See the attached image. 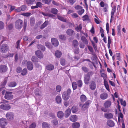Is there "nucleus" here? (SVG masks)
Returning a JSON list of instances; mask_svg holds the SVG:
<instances>
[{
    "label": "nucleus",
    "mask_w": 128,
    "mask_h": 128,
    "mask_svg": "<svg viewBox=\"0 0 128 128\" xmlns=\"http://www.w3.org/2000/svg\"><path fill=\"white\" fill-rule=\"evenodd\" d=\"M71 90L70 88L68 89L66 91L64 92L62 95V98L64 100H67L70 97Z\"/></svg>",
    "instance_id": "obj_1"
},
{
    "label": "nucleus",
    "mask_w": 128,
    "mask_h": 128,
    "mask_svg": "<svg viewBox=\"0 0 128 128\" xmlns=\"http://www.w3.org/2000/svg\"><path fill=\"white\" fill-rule=\"evenodd\" d=\"M101 77H102L104 80V84L105 86L106 89L109 91L110 90L109 86L108 83V82L106 80V78H107V75L104 73H101Z\"/></svg>",
    "instance_id": "obj_2"
},
{
    "label": "nucleus",
    "mask_w": 128,
    "mask_h": 128,
    "mask_svg": "<svg viewBox=\"0 0 128 128\" xmlns=\"http://www.w3.org/2000/svg\"><path fill=\"white\" fill-rule=\"evenodd\" d=\"M93 74L92 72H89L87 73L86 76L84 77V82L86 84H88L89 81L90 80V77H91Z\"/></svg>",
    "instance_id": "obj_3"
},
{
    "label": "nucleus",
    "mask_w": 128,
    "mask_h": 128,
    "mask_svg": "<svg viewBox=\"0 0 128 128\" xmlns=\"http://www.w3.org/2000/svg\"><path fill=\"white\" fill-rule=\"evenodd\" d=\"M93 39L94 41L90 40H90L94 49L95 50L96 52V51L97 50V46L94 43H97L98 42V39L97 37L96 36L94 37L93 38Z\"/></svg>",
    "instance_id": "obj_4"
},
{
    "label": "nucleus",
    "mask_w": 128,
    "mask_h": 128,
    "mask_svg": "<svg viewBox=\"0 0 128 128\" xmlns=\"http://www.w3.org/2000/svg\"><path fill=\"white\" fill-rule=\"evenodd\" d=\"M23 22L21 20H17L15 23V27L17 29H20L22 27Z\"/></svg>",
    "instance_id": "obj_5"
},
{
    "label": "nucleus",
    "mask_w": 128,
    "mask_h": 128,
    "mask_svg": "<svg viewBox=\"0 0 128 128\" xmlns=\"http://www.w3.org/2000/svg\"><path fill=\"white\" fill-rule=\"evenodd\" d=\"M91 102L92 101L91 100H88L86 101L83 106L81 104H79V105L80 107L82 108L84 110H85L88 108Z\"/></svg>",
    "instance_id": "obj_6"
},
{
    "label": "nucleus",
    "mask_w": 128,
    "mask_h": 128,
    "mask_svg": "<svg viewBox=\"0 0 128 128\" xmlns=\"http://www.w3.org/2000/svg\"><path fill=\"white\" fill-rule=\"evenodd\" d=\"M11 107L9 104L3 103L0 105V108L3 110H8Z\"/></svg>",
    "instance_id": "obj_7"
},
{
    "label": "nucleus",
    "mask_w": 128,
    "mask_h": 128,
    "mask_svg": "<svg viewBox=\"0 0 128 128\" xmlns=\"http://www.w3.org/2000/svg\"><path fill=\"white\" fill-rule=\"evenodd\" d=\"M8 46L6 44H2L0 47V50L2 52L5 53L8 50Z\"/></svg>",
    "instance_id": "obj_8"
},
{
    "label": "nucleus",
    "mask_w": 128,
    "mask_h": 128,
    "mask_svg": "<svg viewBox=\"0 0 128 128\" xmlns=\"http://www.w3.org/2000/svg\"><path fill=\"white\" fill-rule=\"evenodd\" d=\"M12 92H6L4 96V98L8 100H11L12 99L13 97V96L12 94Z\"/></svg>",
    "instance_id": "obj_9"
},
{
    "label": "nucleus",
    "mask_w": 128,
    "mask_h": 128,
    "mask_svg": "<svg viewBox=\"0 0 128 128\" xmlns=\"http://www.w3.org/2000/svg\"><path fill=\"white\" fill-rule=\"evenodd\" d=\"M0 124L2 128H4L7 124L6 120L4 118H2L0 119Z\"/></svg>",
    "instance_id": "obj_10"
},
{
    "label": "nucleus",
    "mask_w": 128,
    "mask_h": 128,
    "mask_svg": "<svg viewBox=\"0 0 128 128\" xmlns=\"http://www.w3.org/2000/svg\"><path fill=\"white\" fill-rule=\"evenodd\" d=\"M51 41L52 44L55 46H58L59 44V42L58 40L54 38H51Z\"/></svg>",
    "instance_id": "obj_11"
},
{
    "label": "nucleus",
    "mask_w": 128,
    "mask_h": 128,
    "mask_svg": "<svg viewBox=\"0 0 128 128\" xmlns=\"http://www.w3.org/2000/svg\"><path fill=\"white\" fill-rule=\"evenodd\" d=\"M6 116L8 119L11 120L13 119L14 115L12 112H8L6 114Z\"/></svg>",
    "instance_id": "obj_12"
},
{
    "label": "nucleus",
    "mask_w": 128,
    "mask_h": 128,
    "mask_svg": "<svg viewBox=\"0 0 128 128\" xmlns=\"http://www.w3.org/2000/svg\"><path fill=\"white\" fill-rule=\"evenodd\" d=\"M36 56L39 58H41L43 57V53L40 50H37L35 52Z\"/></svg>",
    "instance_id": "obj_13"
},
{
    "label": "nucleus",
    "mask_w": 128,
    "mask_h": 128,
    "mask_svg": "<svg viewBox=\"0 0 128 128\" xmlns=\"http://www.w3.org/2000/svg\"><path fill=\"white\" fill-rule=\"evenodd\" d=\"M28 69L30 70H32L33 68V66L32 62H28L27 64Z\"/></svg>",
    "instance_id": "obj_14"
},
{
    "label": "nucleus",
    "mask_w": 128,
    "mask_h": 128,
    "mask_svg": "<svg viewBox=\"0 0 128 128\" xmlns=\"http://www.w3.org/2000/svg\"><path fill=\"white\" fill-rule=\"evenodd\" d=\"M7 68L5 65H2L0 66V72H5L7 70Z\"/></svg>",
    "instance_id": "obj_15"
},
{
    "label": "nucleus",
    "mask_w": 128,
    "mask_h": 128,
    "mask_svg": "<svg viewBox=\"0 0 128 128\" xmlns=\"http://www.w3.org/2000/svg\"><path fill=\"white\" fill-rule=\"evenodd\" d=\"M104 116L107 119L112 118L113 117L112 114L110 112H108L105 114Z\"/></svg>",
    "instance_id": "obj_16"
},
{
    "label": "nucleus",
    "mask_w": 128,
    "mask_h": 128,
    "mask_svg": "<svg viewBox=\"0 0 128 128\" xmlns=\"http://www.w3.org/2000/svg\"><path fill=\"white\" fill-rule=\"evenodd\" d=\"M90 88L93 90H94L96 87V85L95 82L93 81H92L90 84Z\"/></svg>",
    "instance_id": "obj_17"
},
{
    "label": "nucleus",
    "mask_w": 128,
    "mask_h": 128,
    "mask_svg": "<svg viewBox=\"0 0 128 128\" xmlns=\"http://www.w3.org/2000/svg\"><path fill=\"white\" fill-rule=\"evenodd\" d=\"M111 105V102L110 101L107 100L104 103V106L105 108H108L110 107Z\"/></svg>",
    "instance_id": "obj_18"
},
{
    "label": "nucleus",
    "mask_w": 128,
    "mask_h": 128,
    "mask_svg": "<svg viewBox=\"0 0 128 128\" xmlns=\"http://www.w3.org/2000/svg\"><path fill=\"white\" fill-rule=\"evenodd\" d=\"M71 110L70 108H68L64 113V116L66 118L68 117L70 115Z\"/></svg>",
    "instance_id": "obj_19"
},
{
    "label": "nucleus",
    "mask_w": 128,
    "mask_h": 128,
    "mask_svg": "<svg viewBox=\"0 0 128 128\" xmlns=\"http://www.w3.org/2000/svg\"><path fill=\"white\" fill-rule=\"evenodd\" d=\"M88 50L91 52V54H92L93 56H96V54L94 52V50L92 47L90 46H88Z\"/></svg>",
    "instance_id": "obj_20"
},
{
    "label": "nucleus",
    "mask_w": 128,
    "mask_h": 128,
    "mask_svg": "<svg viewBox=\"0 0 128 128\" xmlns=\"http://www.w3.org/2000/svg\"><path fill=\"white\" fill-rule=\"evenodd\" d=\"M77 119V116L76 115H73L70 117V120L73 122L76 121Z\"/></svg>",
    "instance_id": "obj_21"
},
{
    "label": "nucleus",
    "mask_w": 128,
    "mask_h": 128,
    "mask_svg": "<svg viewBox=\"0 0 128 128\" xmlns=\"http://www.w3.org/2000/svg\"><path fill=\"white\" fill-rule=\"evenodd\" d=\"M54 65L52 64H49L46 66V68L49 70H53L54 68Z\"/></svg>",
    "instance_id": "obj_22"
},
{
    "label": "nucleus",
    "mask_w": 128,
    "mask_h": 128,
    "mask_svg": "<svg viewBox=\"0 0 128 128\" xmlns=\"http://www.w3.org/2000/svg\"><path fill=\"white\" fill-rule=\"evenodd\" d=\"M107 124L110 127H113L114 126V122L110 120H109L107 121Z\"/></svg>",
    "instance_id": "obj_23"
},
{
    "label": "nucleus",
    "mask_w": 128,
    "mask_h": 128,
    "mask_svg": "<svg viewBox=\"0 0 128 128\" xmlns=\"http://www.w3.org/2000/svg\"><path fill=\"white\" fill-rule=\"evenodd\" d=\"M80 100L82 102H85L87 100L86 97L84 94L81 95L80 97Z\"/></svg>",
    "instance_id": "obj_24"
},
{
    "label": "nucleus",
    "mask_w": 128,
    "mask_h": 128,
    "mask_svg": "<svg viewBox=\"0 0 128 128\" xmlns=\"http://www.w3.org/2000/svg\"><path fill=\"white\" fill-rule=\"evenodd\" d=\"M66 32L67 34L70 36H72L74 34V31L70 29L68 30Z\"/></svg>",
    "instance_id": "obj_25"
},
{
    "label": "nucleus",
    "mask_w": 128,
    "mask_h": 128,
    "mask_svg": "<svg viewBox=\"0 0 128 128\" xmlns=\"http://www.w3.org/2000/svg\"><path fill=\"white\" fill-rule=\"evenodd\" d=\"M82 41L84 44L87 45L88 44V41L86 38L84 36H82L81 38Z\"/></svg>",
    "instance_id": "obj_26"
},
{
    "label": "nucleus",
    "mask_w": 128,
    "mask_h": 128,
    "mask_svg": "<svg viewBox=\"0 0 128 128\" xmlns=\"http://www.w3.org/2000/svg\"><path fill=\"white\" fill-rule=\"evenodd\" d=\"M108 95L106 93H103L100 95V98L102 100L106 99L108 97Z\"/></svg>",
    "instance_id": "obj_27"
},
{
    "label": "nucleus",
    "mask_w": 128,
    "mask_h": 128,
    "mask_svg": "<svg viewBox=\"0 0 128 128\" xmlns=\"http://www.w3.org/2000/svg\"><path fill=\"white\" fill-rule=\"evenodd\" d=\"M62 54L61 52L59 50H56V51L55 55L56 57L57 58H60Z\"/></svg>",
    "instance_id": "obj_28"
},
{
    "label": "nucleus",
    "mask_w": 128,
    "mask_h": 128,
    "mask_svg": "<svg viewBox=\"0 0 128 128\" xmlns=\"http://www.w3.org/2000/svg\"><path fill=\"white\" fill-rule=\"evenodd\" d=\"M57 116L60 118H62L64 116V113L61 111H59L57 113Z\"/></svg>",
    "instance_id": "obj_29"
},
{
    "label": "nucleus",
    "mask_w": 128,
    "mask_h": 128,
    "mask_svg": "<svg viewBox=\"0 0 128 128\" xmlns=\"http://www.w3.org/2000/svg\"><path fill=\"white\" fill-rule=\"evenodd\" d=\"M78 42L76 40H74L72 42L73 48H77L78 47Z\"/></svg>",
    "instance_id": "obj_30"
},
{
    "label": "nucleus",
    "mask_w": 128,
    "mask_h": 128,
    "mask_svg": "<svg viewBox=\"0 0 128 128\" xmlns=\"http://www.w3.org/2000/svg\"><path fill=\"white\" fill-rule=\"evenodd\" d=\"M56 102L58 104H60L62 101V99L61 97L59 96H57L56 98Z\"/></svg>",
    "instance_id": "obj_31"
},
{
    "label": "nucleus",
    "mask_w": 128,
    "mask_h": 128,
    "mask_svg": "<svg viewBox=\"0 0 128 128\" xmlns=\"http://www.w3.org/2000/svg\"><path fill=\"white\" fill-rule=\"evenodd\" d=\"M7 80V78H5L4 80V82L2 84V88H0V91L2 90V89L3 88H4L6 85Z\"/></svg>",
    "instance_id": "obj_32"
},
{
    "label": "nucleus",
    "mask_w": 128,
    "mask_h": 128,
    "mask_svg": "<svg viewBox=\"0 0 128 128\" xmlns=\"http://www.w3.org/2000/svg\"><path fill=\"white\" fill-rule=\"evenodd\" d=\"M48 20L46 21L41 26L40 28L43 29L48 24Z\"/></svg>",
    "instance_id": "obj_33"
},
{
    "label": "nucleus",
    "mask_w": 128,
    "mask_h": 128,
    "mask_svg": "<svg viewBox=\"0 0 128 128\" xmlns=\"http://www.w3.org/2000/svg\"><path fill=\"white\" fill-rule=\"evenodd\" d=\"M80 126V124L78 122H74L72 124V126L73 128H78Z\"/></svg>",
    "instance_id": "obj_34"
},
{
    "label": "nucleus",
    "mask_w": 128,
    "mask_h": 128,
    "mask_svg": "<svg viewBox=\"0 0 128 128\" xmlns=\"http://www.w3.org/2000/svg\"><path fill=\"white\" fill-rule=\"evenodd\" d=\"M112 39L110 36H108V48L109 49L110 48V44L112 43Z\"/></svg>",
    "instance_id": "obj_35"
},
{
    "label": "nucleus",
    "mask_w": 128,
    "mask_h": 128,
    "mask_svg": "<svg viewBox=\"0 0 128 128\" xmlns=\"http://www.w3.org/2000/svg\"><path fill=\"white\" fill-rule=\"evenodd\" d=\"M43 128H50V125L46 122H44L42 124Z\"/></svg>",
    "instance_id": "obj_36"
},
{
    "label": "nucleus",
    "mask_w": 128,
    "mask_h": 128,
    "mask_svg": "<svg viewBox=\"0 0 128 128\" xmlns=\"http://www.w3.org/2000/svg\"><path fill=\"white\" fill-rule=\"evenodd\" d=\"M45 45L48 48L50 49L52 48V46L51 44L48 42H45Z\"/></svg>",
    "instance_id": "obj_37"
},
{
    "label": "nucleus",
    "mask_w": 128,
    "mask_h": 128,
    "mask_svg": "<svg viewBox=\"0 0 128 128\" xmlns=\"http://www.w3.org/2000/svg\"><path fill=\"white\" fill-rule=\"evenodd\" d=\"M82 20L84 21H89L90 19L88 16L87 15H85L82 17Z\"/></svg>",
    "instance_id": "obj_38"
},
{
    "label": "nucleus",
    "mask_w": 128,
    "mask_h": 128,
    "mask_svg": "<svg viewBox=\"0 0 128 128\" xmlns=\"http://www.w3.org/2000/svg\"><path fill=\"white\" fill-rule=\"evenodd\" d=\"M35 22V19L33 17H31L30 19V24L31 26H34Z\"/></svg>",
    "instance_id": "obj_39"
},
{
    "label": "nucleus",
    "mask_w": 128,
    "mask_h": 128,
    "mask_svg": "<svg viewBox=\"0 0 128 128\" xmlns=\"http://www.w3.org/2000/svg\"><path fill=\"white\" fill-rule=\"evenodd\" d=\"M16 83L14 82H10L8 84V86L10 87H14L16 86Z\"/></svg>",
    "instance_id": "obj_40"
},
{
    "label": "nucleus",
    "mask_w": 128,
    "mask_h": 128,
    "mask_svg": "<svg viewBox=\"0 0 128 128\" xmlns=\"http://www.w3.org/2000/svg\"><path fill=\"white\" fill-rule=\"evenodd\" d=\"M116 7H114V8L112 10L111 12V18H113L114 17V13L116 12Z\"/></svg>",
    "instance_id": "obj_41"
},
{
    "label": "nucleus",
    "mask_w": 128,
    "mask_h": 128,
    "mask_svg": "<svg viewBox=\"0 0 128 128\" xmlns=\"http://www.w3.org/2000/svg\"><path fill=\"white\" fill-rule=\"evenodd\" d=\"M82 28L81 24H80L75 29L77 32H80Z\"/></svg>",
    "instance_id": "obj_42"
},
{
    "label": "nucleus",
    "mask_w": 128,
    "mask_h": 128,
    "mask_svg": "<svg viewBox=\"0 0 128 128\" xmlns=\"http://www.w3.org/2000/svg\"><path fill=\"white\" fill-rule=\"evenodd\" d=\"M51 12L53 14H56L57 13L58 10L56 8H52L51 10Z\"/></svg>",
    "instance_id": "obj_43"
},
{
    "label": "nucleus",
    "mask_w": 128,
    "mask_h": 128,
    "mask_svg": "<svg viewBox=\"0 0 128 128\" xmlns=\"http://www.w3.org/2000/svg\"><path fill=\"white\" fill-rule=\"evenodd\" d=\"M72 86L73 90H76L77 87V85L76 82H73L72 84Z\"/></svg>",
    "instance_id": "obj_44"
},
{
    "label": "nucleus",
    "mask_w": 128,
    "mask_h": 128,
    "mask_svg": "<svg viewBox=\"0 0 128 128\" xmlns=\"http://www.w3.org/2000/svg\"><path fill=\"white\" fill-rule=\"evenodd\" d=\"M20 40H18L16 42L15 45L16 48H20Z\"/></svg>",
    "instance_id": "obj_45"
},
{
    "label": "nucleus",
    "mask_w": 128,
    "mask_h": 128,
    "mask_svg": "<svg viewBox=\"0 0 128 128\" xmlns=\"http://www.w3.org/2000/svg\"><path fill=\"white\" fill-rule=\"evenodd\" d=\"M58 18L60 20L64 22H66V20L64 18L60 16H58Z\"/></svg>",
    "instance_id": "obj_46"
},
{
    "label": "nucleus",
    "mask_w": 128,
    "mask_h": 128,
    "mask_svg": "<svg viewBox=\"0 0 128 128\" xmlns=\"http://www.w3.org/2000/svg\"><path fill=\"white\" fill-rule=\"evenodd\" d=\"M120 101L122 105L124 106H126V103L125 100H123L122 99H120Z\"/></svg>",
    "instance_id": "obj_47"
},
{
    "label": "nucleus",
    "mask_w": 128,
    "mask_h": 128,
    "mask_svg": "<svg viewBox=\"0 0 128 128\" xmlns=\"http://www.w3.org/2000/svg\"><path fill=\"white\" fill-rule=\"evenodd\" d=\"M72 112L73 113L76 112L77 111V108L75 106H73L72 108Z\"/></svg>",
    "instance_id": "obj_48"
},
{
    "label": "nucleus",
    "mask_w": 128,
    "mask_h": 128,
    "mask_svg": "<svg viewBox=\"0 0 128 128\" xmlns=\"http://www.w3.org/2000/svg\"><path fill=\"white\" fill-rule=\"evenodd\" d=\"M38 59L34 56H32V60L33 62H38Z\"/></svg>",
    "instance_id": "obj_49"
},
{
    "label": "nucleus",
    "mask_w": 128,
    "mask_h": 128,
    "mask_svg": "<svg viewBox=\"0 0 128 128\" xmlns=\"http://www.w3.org/2000/svg\"><path fill=\"white\" fill-rule=\"evenodd\" d=\"M59 39L61 40H64L66 39V37L64 35L61 34L59 36Z\"/></svg>",
    "instance_id": "obj_50"
},
{
    "label": "nucleus",
    "mask_w": 128,
    "mask_h": 128,
    "mask_svg": "<svg viewBox=\"0 0 128 128\" xmlns=\"http://www.w3.org/2000/svg\"><path fill=\"white\" fill-rule=\"evenodd\" d=\"M22 76L25 75L27 73V70L25 68L24 69L22 70Z\"/></svg>",
    "instance_id": "obj_51"
},
{
    "label": "nucleus",
    "mask_w": 128,
    "mask_h": 128,
    "mask_svg": "<svg viewBox=\"0 0 128 128\" xmlns=\"http://www.w3.org/2000/svg\"><path fill=\"white\" fill-rule=\"evenodd\" d=\"M84 9H82L78 11V13L80 15L82 14L84 12Z\"/></svg>",
    "instance_id": "obj_52"
},
{
    "label": "nucleus",
    "mask_w": 128,
    "mask_h": 128,
    "mask_svg": "<svg viewBox=\"0 0 128 128\" xmlns=\"http://www.w3.org/2000/svg\"><path fill=\"white\" fill-rule=\"evenodd\" d=\"M77 84L79 87H81L82 85V83L81 80H79L77 81Z\"/></svg>",
    "instance_id": "obj_53"
},
{
    "label": "nucleus",
    "mask_w": 128,
    "mask_h": 128,
    "mask_svg": "<svg viewBox=\"0 0 128 128\" xmlns=\"http://www.w3.org/2000/svg\"><path fill=\"white\" fill-rule=\"evenodd\" d=\"M62 87L60 85H58L56 86V91L58 92H60L61 90Z\"/></svg>",
    "instance_id": "obj_54"
},
{
    "label": "nucleus",
    "mask_w": 128,
    "mask_h": 128,
    "mask_svg": "<svg viewBox=\"0 0 128 128\" xmlns=\"http://www.w3.org/2000/svg\"><path fill=\"white\" fill-rule=\"evenodd\" d=\"M73 49L75 54H78L79 53V50L78 47H77V48H73Z\"/></svg>",
    "instance_id": "obj_55"
},
{
    "label": "nucleus",
    "mask_w": 128,
    "mask_h": 128,
    "mask_svg": "<svg viewBox=\"0 0 128 128\" xmlns=\"http://www.w3.org/2000/svg\"><path fill=\"white\" fill-rule=\"evenodd\" d=\"M51 122H52L54 125H56L58 124V121L56 119H54V120H52L51 121Z\"/></svg>",
    "instance_id": "obj_56"
},
{
    "label": "nucleus",
    "mask_w": 128,
    "mask_h": 128,
    "mask_svg": "<svg viewBox=\"0 0 128 128\" xmlns=\"http://www.w3.org/2000/svg\"><path fill=\"white\" fill-rule=\"evenodd\" d=\"M4 23L2 21H0V30L3 29L4 27Z\"/></svg>",
    "instance_id": "obj_57"
},
{
    "label": "nucleus",
    "mask_w": 128,
    "mask_h": 128,
    "mask_svg": "<svg viewBox=\"0 0 128 128\" xmlns=\"http://www.w3.org/2000/svg\"><path fill=\"white\" fill-rule=\"evenodd\" d=\"M36 126V124L35 122H33L30 125L29 128H35Z\"/></svg>",
    "instance_id": "obj_58"
},
{
    "label": "nucleus",
    "mask_w": 128,
    "mask_h": 128,
    "mask_svg": "<svg viewBox=\"0 0 128 128\" xmlns=\"http://www.w3.org/2000/svg\"><path fill=\"white\" fill-rule=\"evenodd\" d=\"M35 0H28L26 1V2L28 4H32Z\"/></svg>",
    "instance_id": "obj_59"
},
{
    "label": "nucleus",
    "mask_w": 128,
    "mask_h": 128,
    "mask_svg": "<svg viewBox=\"0 0 128 128\" xmlns=\"http://www.w3.org/2000/svg\"><path fill=\"white\" fill-rule=\"evenodd\" d=\"M60 63L61 65L64 66L65 64V60L64 59L61 58L60 60Z\"/></svg>",
    "instance_id": "obj_60"
},
{
    "label": "nucleus",
    "mask_w": 128,
    "mask_h": 128,
    "mask_svg": "<svg viewBox=\"0 0 128 128\" xmlns=\"http://www.w3.org/2000/svg\"><path fill=\"white\" fill-rule=\"evenodd\" d=\"M106 29L107 32V33L108 34L109 32V24L108 23H107L106 25Z\"/></svg>",
    "instance_id": "obj_61"
},
{
    "label": "nucleus",
    "mask_w": 128,
    "mask_h": 128,
    "mask_svg": "<svg viewBox=\"0 0 128 128\" xmlns=\"http://www.w3.org/2000/svg\"><path fill=\"white\" fill-rule=\"evenodd\" d=\"M20 7L22 11L25 10L26 8V6L25 5L22 6Z\"/></svg>",
    "instance_id": "obj_62"
},
{
    "label": "nucleus",
    "mask_w": 128,
    "mask_h": 128,
    "mask_svg": "<svg viewBox=\"0 0 128 128\" xmlns=\"http://www.w3.org/2000/svg\"><path fill=\"white\" fill-rule=\"evenodd\" d=\"M36 6L38 8V7L40 8L42 6V4L40 2H38L36 3Z\"/></svg>",
    "instance_id": "obj_63"
},
{
    "label": "nucleus",
    "mask_w": 128,
    "mask_h": 128,
    "mask_svg": "<svg viewBox=\"0 0 128 128\" xmlns=\"http://www.w3.org/2000/svg\"><path fill=\"white\" fill-rule=\"evenodd\" d=\"M82 68V70L85 72H86L88 71V68L85 66H83Z\"/></svg>",
    "instance_id": "obj_64"
}]
</instances>
